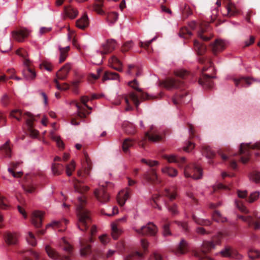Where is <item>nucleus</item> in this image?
Here are the masks:
<instances>
[{
  "label": "nucleus",
  "mask_w": 260,
  "mask_h": 260,
  "mask_svg": "<svg viewBox=\"0 0 260 260\" xmlns=\"http://www.w3.org/2000/svg\"><path fill=\"white\" fill-rule=\"evenodd\" d=\"M44 213L39 211H35L32 214L31 220L32 224L36 228H40L42 225Z\"/></svg>",
  "instance_id": "nucleus-23"
},
{
  "label": "nucleus",
  "mask_w": 260,
  "mask_h": 260,
  "mask_svg": "<svg viewBox=\"0 0 260 260\" xmlns=\"http://www.w3.org/2000/svg\"><path fill=\"white\" fill-rule=\"evenodd\" d=\"M84 159L85 161L82 164L83 169L79 170L77 171V176L79 179L76 178L73 179L74 188L75 191L81 194L86 192L89 189L88 186H82L81 184L85 182L86 178L89 176L90 171L91 169L90 160L86 154H85Z\"/></svg>",
  "instance_id": "nucleus-2"
},
{
  "label": "nucleus",
  "mask_w": 260,
  "mask_h": 260,
  "mask_svg": "<svg viewBox=\"0 0 260 260\" xmlns=\"http://www.w3.org/2000/svg\"><path fill=\"white\" fill-rule=\"evenodd\" d=\"M143 178L148 182L151 184H157L161 182V180L158 177L156 169L151 168L149 171L143 174Z\"/></svg>",
  "instance_id": "nucleus-13"
},
{
  "label": "nucleus",
  "mask_w": 260,
  "mask_h": 260,
  "mask_svg": "<svg viewBox=\"0 0 260 260\" xmlns=\"http://www.w3.org/2000/svg\"><path fill=\"white\" fill-rule=\"evenodd\" d=\"M212 218L214 220L217 222H224L226 221V218L223 217L221 213L217 210L214 211L212 214Z\"/></svg>",
  "instance_id": "nucleus-51"
},
{
  "label": "nucleus",
  "mask_w": 260,
  "mask_h": 260,
  "mask_svg": "<svg viewBox=\"0 0 260 260\" xmlns=\"http://www.w3.org/2000/svg\"><path fill=\"white\" fill-rule=\"evenodd\" d=\"M225 47V43L222 40L216 39L213 43L211 44L210 49L214 55H216L219 52L222 51Z\"/></svg>",
  "instance_id": "nucleus-18"
},
{
  "label": "nucleus",
  "mask_w": 260,
  "mask_h": 260,
  "mask_svg": "<svg viewBox=\"0 0 260 260\" xmlns=\"http://www.w3.org/2000/svg\"><path fill=\"white\" fill-rule=\"evenodd\" d=\"M179 35L181 37L188 38L192 35V33L188 28L184 27L180 29Z\"/></svg>",
  "instance_id": "nucleus-57"
},
{
  "label": "nucleus",
  "mask_w": 260,
  "mask_h": 260,
  "mask_svg": "<svg viewBox=\"0 0 260 260\" xmlns=\"http://www.w3.org/2000/svg\"><path fill=\"white\" fill-rule=\"evenodd\" d=\"M20 164V162H11L10 164V167L8 168V171L14 177H20L23 175V173L22 172H15L14 171V169H16Z\"/></svg>",
  "instance_id": "nucleus-32"
},
{
  "label": "nucleus",
  "mask_w": 260,
  "mask_h": 260,
  "mask_svg": "<svg viewBox=\"0 0 260 260\" xmlns=\"http://www.w3.org/2000/svg\"><path fill=\"white\" fill-rule=\"evenodd\" d=\"M118 14L116 12H111L108 14L107 21L111 23H115L118 19Z\"/></svg>",
  "instance_id": "nucleus-59"
},
{
  "label": "nucleus",
  "mask_w": 260,
  "mask_h": 260,
  "mask_svg": "<svg viewBox=\"0 0 260 260\" xmlns=\"http://www.w3.org/2000/svg\"><path fill=\"white\" fill-rule=\"evenodd\" d=\"M135 231L141 235L154 236L157 233L158 229L153 222H149L146 225L142 226L140 229H136Z\"/></svg>",
  "instance_id": "nucleus-9"
},
{
  "label": "nucleus",
  "mask_w": 260,
  "mask_h": 260,
  "mask_svg": "<svg viewBox=\"0 0 260 260\" xmlns=\"http://www.w3.org/2000/svg\"><path fill=\"white\" fill-rule=\"evenodd\" d=\"M192 218L193 220L199 225L202 226H209L211 224V222L209 220L199 218L194 214H192Z\"/></svg>",
  "instance_id": "nucleus-45"
},
{
  "label": "nucleus",
  "mask_w": 260,
  "mask_h": 260,
  "mask_svg": "<svg viewBox=\"0 0 260 260\" xmlns=\"http://www.w3.org/2000/svg\"><path fill=\"white\" fill-rule=\"evenodd\" d=\"M122 127L125 132L128 134L133 135L136 133V129L134 125L128 121H125L122 124Z\"/></svg>",
  "instance_id": "nucleus-39"
},
{
  "label": "nucleus",
  "mask_w": 260,
  "mask_h": 260,
  "mask_svg": "<svg viewBox=\"0 0 260 260\" xmlns=\"http://www.w3.org/2000/svg\"><path fill=\"white\" fill-rule=\"evenodd\" d=\"M63 250L67 252L68 255L60 256V255L49 246L45 247L46 251L48 255L53 259H59L60 260H71V257L73 255V247L68 243H65L63 247Z\"/></svg>",
  "instance_id": "nucleus-5"
},
{
  "label": "nucleus",
  "mask_w": 260,
  "mask_h": 260,
  "mask_svg": "<svg viewBox=\"0 0 260 260\" xmlns=\"http://www.w3.org/2000/svg\"><path fill=\"white\" fill-rule=\"evenodd\" d=\"M164 158L168 160L169 162H175L178 164L180 168L184 167L185 164L186 160L184 157H177L175 155H165Z\"/></svg>",
  "instance_id": "nucleus-25"
},
{
  "label": "nucleus",
  "mask_w": 260,
  "mask_h": 260,
  "mask_svg": "<svg viewBox=\"0 0 260 260\" xmlns=\"http://www.w3.org/2000/svg\"><path fill=\"white\" fill-rule=\"evenodd\" d=\"M64 12L67 16L70 18H75L78 15V11L72 8L71 6H65L64 7Z\"/></svg>",
  "instance_id": "nucleus-40"
},
{
  "label": "nucleus",
  "mask_w": 260,
  "mask_h": 260,
  "mask_svg": "<svg viewBox=\"0 0 260 260\" xmlns=\"http://www.w3.org/2000/svg\"><path fill=\"white\" fill-rule=\"evenodd\" d=\"M208 27V24L206 25L205 27L201 26L200 27V30L198 31V37L204 41H208L210 40L211 38V36H208V35H204V33L207 32Z\"/></svg>",
  "instance_id": "nucleus-41"
},
{
  "label": "nucleus",
  "mask_w": 260,
  "mask_h": 260,
  "mask_svg": "<svg viewBox=\"0 0 260 260\" xmlns=\"http://www.w3.org/2000/svg\"><path fill=\"white\" fill-rule=\"evenodd\" d=\"M81 249L80 253L82 256H86L91 252L90 245L84 243L83 241H80Z\"/></svg>",
  "instance_id": "nucleus-43"
},
{
  "label": "nucleus",
  "mask_w": 260,
  "mask_h": 260,
  "mask_svg": "<svg viewBox=\"0 0 260 260\" xmlns=\"http://www.w3.org/2000/svg\"><path fill=\"white\" fill-rule=\"evenodd\" d=\"M235 204L237 208L242 212L247 213L248 211L246 207L244 205L242 201L240 200H236Z\"/></svg>",
  "instance_id": "nucleus-58"
},
{
  "label": "nucleus",
  "mask_w": 260,
  "mask_h": 260,
  "mask_svg": "<svg viewBox=\"0 0 260 260\" xmlns=\"http://www.w3.org/2000/svg\"><path fill=\"white\" fill-rule=\"evenodd\" d=\"M161 172L171 177H174L178 174V171L176 169L169 167H165L162 168Z\"/></svg>",
  "instance_id": "nucleus-46"
},
{
  "label": "nucleus",
  "mask_w": 260,
  "mask_h": 260,
  "mask_svg": "<svg viewBox=\"0 0 260 260\" xmlns=\"http://www.w3.org/2000/svg\"><path fill=\"white\" fill-rule=\"evenodd\" d=\"M188 250V244L186 241L182 239L178 245L177 247L175 250V253L176 254H183L185 253Z\"/></svg>",
  "instance_id": "nucleus-31"
},
{
  "label": "nucleus",
  "mask_w": 260,
  "mask_h": 260,
  "mask_svg": "<svg viewBox=\"0 0 260 260\" xmlns=\"http://www.w3.org/2000/svg\"><path fill=\"white\" fill-rule=\"evenodd\" d=\"M5 238L8 245H15L18 241V235L15 233L7 232L5 234Z\"/></svg>",
  "instance_id": "nucleus-26"
},
{
  "label": "nucleus",
  "mask_w": 260,
  "mask_h": 260,
  "mask_svg": "<svg viewBox=\"0 0 260 260\" xmlns=\"http://www.w3.org/2000/svg\"><path fill=\"white\" fill-rule=\"evenodd\" d=\"M250 179L256 183L260 182V172L253 171L250 174Z\"/></svg>",
  "instance_id": "nucleus-56"
},
{
  "label": "nucleus",
  "mask_w": 260,
  "mask_h": 260,
  "mask_svg": "<svg viewBox=\"0 0 260 260\" xmlns=\"http://www.w3.org/2000/svg\"><path fill=\"white\" fill-rule=\"evenodd\" d=\"M142 163L145 164L150 167L153 168L155 166H157L159 165V162L157 160H147L145 158H142L141 160Z\"/></svg>",
  "instance_id": "nucleus-63"
},
{
  "label": "nucleus",
  "mask_w": 260,
  "mask_h": 260,
  "mask_svg": "<svg viewBox=\"0 0 260 260\" xmlns=\"http://www.w3.org/2000/svg\"><path fill=\"white\" fill-rule=\"evenodd\" d=\"M0 150L2 154L6 157L10 158L11 157L12 151L10 147V141H7L3 146L0 147Z\"/></svg>",
  "instance_id": "nucleus-38"
},
{
  "label": "nucleus",
  "mask_w": 260,
  "mask_h": 260,
  "mask_svg": "<svg viewBox=\"0 0 260 260\" xmlns=\"http://www.w3.org/2000/svg\"><path fill=\"white\" fill-rule=\"evenodd\" d=\"M94 194L96 199L102 203H106L109 200L110 196L103 185L95 189Z\"/></svg>",
  "instance_id": "nucleus-12"
},
{
  "label": "nucleus",
  "mask_w": 260,
  "mask_h": 260,
  "mask_svg": "<svg viewBox=\"0 0 260 260\" xmlns=\"http://www.w3.org/2000/svg\"><path fill=\"white\" fill-rule=\"evenodd\" d=\"M184 174L186 178L190 177L194 179H200L202 177L203 172L199 166L191 164L184 167Z\"/></svg>",
  "instance_id": "nucleus-7"
},
{
  "label": "nucleus",
  "mask_w": 260,
  "mask_h": 260,
  "mask_svg": "<svg viewBox=\"0 0 260 260\" xmlns=\"http://www.w3.org/2000/svg\"><path fill=\"white\" fill-rule=\"evenodd\" d=\"M51 137L52 139H53L56 142L57 145L59 148H63V147H64L63 143L61 140L60 138L59 137H57V136H55L53 132H51Z\"/></svg>",
  "instance_id": "nucleus-61"
},
{
  "label": "nucleus",
  "mask_w": 260,
  "mask_h": 260,
  "mask_svg": "<svg viewBox=\"0 0 260 260\" xmlns=\"http://www.w3.org/2000/svg\"><path fill=\"white\" fill-rule=\"evenodd\" d=\"M248 255L250 259H254L260 257V251L254 248H251L248 252Z\"/></svg>",
  "instance_id": "nucleus-54"
},
{
  "label": "nucleus",
  "mask_w": 260,
  "mask_h": 260,
  "mask_svg": "<svg viewBox=\"0 0 260 260\" xmlns=\"http://www.w3.org/2000/svg\"><path fill=\"white\" fill-rule=\"evenodd\" d=\"M69 49V46H67L64 48H59V50L60 51L59 62L60 63L63 62L66 60Z\"/></svg>",
  "instance_id": "nucleus-52"
},
{
  "label": "nucleus",
  "mask_w": 260,
  "mask_h": 260,
  "mask_svg": "<svg viewBox=\"0 0 260 260\" xmlns=\"http://www.w3.org/2000/svg\"><path fill=\"white\" fill-rule=\"evenodd\" d=\"M145 138L153 142H157L162 139L159 132L153 126L150 127L149 131L145 133Z\"/></svg>",
  "instance_id": "nucleus-14"
},
{
  "label": "nucleus",
  "mask_w": 260,
  "mask_h": 260,
  "mask_svg": "<svg viewBox=\"0 0 260 260\" xmlns=\"http://www.w3.org/2000/svg\"><path fill=\"white\" fill-rule=\"evenodd\" d=\"M187 93L184 92L181 94H176L172 99L173 103L175 105H178L183 103H185L186 101L184 99V96H187Z\"/></svg>",
  "instance_id": "nucleus-35"
},
{
  "label": "nucleus",
  "mask_w": 260,
  "mask_h": 260,
  "mask_svg": "<svg viewBox=\"0 0 260 260\" xmlns=\"http://www.w3.org/2000/svg\"><path fill=\"white\" fill-rule=\"evenodd\" d=\"M234 82L237 87L239 86L248 87L252 83V80L249 78L242 77L239 78H234Z\"/></svg>",
  "instance_id": "nucleus-27"
},
{
  "label": "nucleus",
  "mask_w": 260,
  "mask_h": 260,
  "mask_svg": "<svg viewBox=\"0 0 260 260\" xmlns=\"http://www.w3.org/2000/svg\"><path fill=\"white\" fill-rule=\"evenodd\" d=\"M193 45L194 50L198 55L202 56L206 52V46L203 44L200 43L197 40H194Z\"/></svg>",
  "instance_id": "nucleus-34"
},
{
  "label": "nucleus",
  "mask_w": 260,
  "mask_h": 260,
  "mask_svg": "<svg viewBox=\"0 0 260 260\" xmlns=\"http://www.w3.org/2000/svg\"><path fill=\"white\" fill-rule=\"evenodd\" d=\"M165 206L168 211L173 215H177L178 214V206L176 204L170 205L168 202H165Z\"/></svg>",
  "instance_id": "nucleus-53"
},
{
  "label": "nucleus",
  "mask_w": 260,
  "mask_h": 260,
  "mask_svg": "<svg viewBox=\"0 0 260 260\" xmlns=\"http://www.w3.org/2000/svg\"><path fill=\"white\" fill-rule=\"evenodd\" d=\"M223 236V233L219 232L212 241H204L201 248L194 250L193 254L198 260H213L207 255V253L220 243Z\"/></svg>",
  "instance_id": "nucleus-3"
},
{
  "label": "nucleus",
  "mask_w": 260,
  "mask_h": 260,
  "mask_svg": "<svg viewBox=\"0 0 260 260\" xmlns=\"http://www.w3.org/2000/svg\"><path fill=\"white\" fill-rule=\"evenodd\" d=\"M162 196L167 198L169 201L172 202L175 200L178 195L175 188H165L162 192Z\"/></svg>",
  "instance_id": "nucleus-30"
},
{
  "label": "nucleus",
  "mask_w": 260,
  "mask_h": 260,
  "mask_svg": "<svg viewBox=\"0 0 260 260\" xmlns=\"http://www.w3.org/2000/svg\"><path fill=\"white\" fill-rule=\"evenodd\" d=\"M24 64L26 69L23 71V77L27 80H33L36 77V73L34 69L31 67L30 60L25 59L24 61Z\"/></svg>",
  "instance_id": "nucleus-11"
},
{
  "label": "nucleus",
  "mask_w": 260,
  "mask_h": 260,
  "mask_svg": "<svg viewBox=\"0 0 260 260\" xmlns=\"http://www.w3.org/2000/svg\"><path fill=\"white\" fill-rule=\"evenodd\" d=\"M220 253L223 257L234 258L238 259L242 258V256L236 250L229 246L225 247L223 250L221 251Z\"/></svg>",
  "instance_id": "nucleus-19"
},
{
  "label": "nucleus",
  "mask_w": 260,
  "mask_h": 260,
  "mask_svg": "<svg viewBox=\"0 0 260 260\" xmlns=\"http://www.w3.org/2000/svg\"><path fill=\"white\" fill-rule=\"evenodd\" d=\"M134 145V141L129 138L125 139L122 145L123 151L124 153H127L128 152V149L132 147Z\"/></svg>",
  "instance_id": "nucleus-50"
},
{
  "label": "nucleus",
  "mask_w": 260,
  "mask_h": 260,
  "mask_svg": "<svg viewBox=\"0 0 260 260\" xmlns=\"http://www.w3.org/2000/svg\"><path fill=\"white\" fill-rule=\"evenodd\" d=\"M29 34V32L27 29L23 28L18 30L13 31L12 32V36L16 41L19 42H22L28 37Z\"/></svg>",
  "instance_id": "nucleus-20"
},
{
  "label": "nucleus",
  "mask_w": 260,
  "mask_h": 260,
  "mask_svg": "<svg viewBox=\"0 0 260 260\" xmlns=\"http://www.w3.org/2000/svg\"><path fill=\"white\" fill-rule=\"evenodd\" d=\"M70 70V67L69 64H66L56 73L57 78L59 80H64L67 78Z\"/></svg>",
  "instance_id": "nucleus-29"
},
{
  "label": "nucleus",
  "mask_w": 260,
  "mask_h": 260,
  "mask_svg": "<svg viewBox=\"0 0 260 260\" xmlns=\"http://www.w3.org/2000/svg\"><path fill=\"white\" fill-rule=\"evenodd\" d=\"M104 7V0H95L94 4L88 6V9L95 12L98 14L103 15L105 13L103 7Z\"/></svg>",
  "instance_id": "nucleus-22"
},
{
  "label": "nucleus",
  "mask_w": 260,
  "mask_h": 260,
  "mask_svg": "<svg viewBox=\"0 0 260 260\" xmlns=\"http://www.w3.org/2000/svg\"><path fill=\"white\" fill-rule=\"evenodd\" d=\"M237 194L239 198H245L246 201L249 203H251L256 201L258 198L259 196V192L258 191H255L251 193L250 194L249 197L248 198H247V191L246 190L241 191L239 190L237 191Z\"/></svg>",
  "instance_id": "nucleus-17"
},
{
  "label": "nucleus",
  "mask_w": 260,
  "mask_h": 260,
  "mask_svg": "<svg viewBox=\"0 0 260 260\" xmlns=\"http://www.w3.org/2000/svg\"><path fill=\"white\" fill-rule=\"evenodd\" d=\"M226 10L227 14L229 16H234L238 13V10L235 5L230 2L226 5Z\"/></svg>",
  "instance_id": "nucleus-48"
},
{
  "label": "nucleus",
  "mask_w": 260,
  "mask_h": 260,
  "mask_svg": "<svg viewBox=\"0 0 260 260\" xmlns=\"http://www.w3.org/2000/svg\"><path fill=\"white\" fill-rule=\"evenodd\" d=\"M76 106L78 109V116L80 118H84L86 117V111L85 108H82V106L79 103L76 104Z\"/></svg>",
  "instance_id": "nucleus-64"
},
{
  "label": "nucleus",
  "mask_w": 260,
  "mask_h": 260,
  "mask_svg": "<svg viewBox=\"0 0 260 260\" xmlns=\"http://www.w3.org/2000/svg\"><path fill=\"white\" fill-rule=\"evenodd\" d=\"M26 240L27 242L31 245L35 246L36 245V240L33 233L29 232L28 236L26 237Z\"/></svg>",
  "instance_id": "nucleus-60"
},
{
  "label": "nucleus",
  "mask_w": 260,
  "mask_h": 260,
  "mask_svg": "<svg viewBox=\"0 0 260 260\" xmlns=\"http://www.w3.org/2000/svg\"><path fill=\"white\" fill-rule=\"evenodd\" d=\"M89 25V19L86 14L76 21L77 26L82 29L86 28Z\"/></svg>",
  "instance_id": "nucleus-33"
},
{
  "label": "nucleus",
  "mask_w": 260,
  "mask_h": 260,
  "mask_svg": "<svg viewBox=\"0 0 260 260\" xmlns=\"http://www.w3.org/2000/svg\"><path fill=\"white\" fill-rule=\"evenodd\" d=\"M24 118L26 120V124L27 127V131L29 135L33 137H36L39 132L38 131L34 128V121L35 120L34 117L29 112H26L24 115Z\"/></svg>",
  "instance_id": "nucleus-10"
},
{
  "label": "nucleus",
  "mask_w": 260,
  "mask_h": 260,
  "mask_svg": "<svg viewBox=\"0 0 260 260\" xmlns=\"http://www.w3.org/2000/svg\"><path fill=\"white\" fill-rule=\"evenodd\" d=\"M116 44V43L114 40H107L105 44L102 45L101 50L99 51V52L102 55L109 53L114 50Z\"/></svg>",
  "instance_id": "nucleus-16"
},
{
  "label": "nucleus",
  "mask_w": 260,
  "mask_h": 260,
  "mask_svg": "<svg viewBox=\"0 0 260 260\" xmlns=\"http://www.w3.org/2000/svg\"><path fill=\"white\" fill-rule=\"evenodd\" d=\"M76 164L74 160H72L71 162L67 165L66 168V174L68 176H71L72 175L73 172L75 170Z\"/></svg>",
  "instance_id": "nucleus-55"
},
{
  "label": "nucleus",
  "mask_w": 260,
  "mask_h": 260,
  "mask_svg": "<svg viewBox=\"0 0 260 260\" xmlns=\"http://www.w3.org/2000/svg\"><path fill=\"white\" fill-rule=\"evenodd\" d=\"M215 77L206 74H203L202 77L199 80V83L205 88L211 89L213 86V82L212 79Z\"/></svg>",
  "instance_id": "nucleus-15"
},
{
  "label": "nucleus",
  "mask_w": 260,
  "mask_h": 260,
  "mask_svg": "<svg viewBox=\"0 0 260 260\" xmlns=\"http://www.w3.org/2000/svg\"><path fill=\"white\" fill-rule=\"evenodd\" d=\"M130 192L131 190L129 188H126V190H121L119 192L117 200L121 206H123L125 201L129 198Z\"/></svg>",
  "instance_id": "nucleus-24"
},
{
  "label": "nucleus",
  "mask_w": 260,
  "mask_h": 260,
  "mask_svg": "<svg viewBox=\"0 0 260 260\" xmlns=\"http://www.w3.org/2000/svg\"><path fill=\"white\" fill-rule=\"evenodd\" d=\"M51 170L54 175H60L62 173L64 170V166L60 163H53L52 165Z\"/></svg>",
  "instance_id": "nucleus-37"
},
{
  "label": "nucleus",
  "mask_w": 260,
  "mask_h": 260,
  "mask_svg": "<svg viewBox=\"0 0 260 260\" xmlns=\"http://www.w3.org/2000/svg\"><path fill=\"white\" fill-rule=\"evenodd\" d=\"M252 149H260V142H257L253 145L250 143L241 144L239 152L241 155L240 160L243 164H246L249 160Z\"/></svg>",
  "instance_id": "nucleus-6"
},
{
  "label": "nucleus",
  "mask_w": 260,
  "mask_h": 260,
  "mask_svg": "<svg viewBox=\"0 0 260 260\" xmlns=\"http://www.w3.org/2000/svg\"><path fill=\"white\" fill-rule=\"evenodd\" d=\"M134 71L136 72L137 76H139L140 75V70L138 67L132 64L128 65L127 74L129 75H132L134 74Z\"/></svg>",
  "instance_id": "nucleus-62"
},
{
  "label": "nucleus",
  "mask_w": 260,
  "mask_h": 260,
  "mask_svg": "<svg viewBox=\"0 0 260 260\" xmlns=\"http://www.w3.org/2000/svg\"><path fill=\"white\" fill-rule=\"evenodd\" d=\"M119 79V75L117 73L106 71L104 73L102 80L105 81L107 80H116Z\"/></svg>",
  "instance_id": "nucleus-47"
},
{
  "label": "nucleus",
  "mask_w": 260,
  "mask_h": 260,
  "mask_svg": "<svg viewBox=\"0 0 260 260\" xmlns=\"http://www.w3.org/2000/svg\"><path fill=\"white\" fill-rule=\"evenodd\" d=\"M30 177V176L29 175H26L24 177L25 182L23 183L22 187L26 192L28 193H32L34 191H35L36 187L32 184H31V181H29Z\"/></svg>",
  "instance_id": "nucleus-28"
},
{
  "label": "nucleus",
  "mask_w": 260,
  "mask_h": 260,
  "mask_svg": "<svg viewBox=\"0 0 260 260\" xmlns=\"http://www.w3.org/2000/svg\"><path fill=\"white\" fill-rule=\"evenodd\" d=\"M110 63H111V67L114 69L119 72L122 71L121 63L116 56H113L111 57Z\"/></svg>",
  "instance_id": "nucleus-42"
},
{
  "label": "nucleus",
  "mask_w": 260,
  "mask_h": 260,
  "mask_svg": "<svg viewBox=\"0 0 260 260\" xmlns=\"http://www.w3.org/2000/svg\"><path fill=\"white\" fill-rule=\"evenodd\" d=\"M202 153L204 155L209 159H212L215 155V152L210 147L207 146H203Z\"/></svg>",
  "instance_id": "nucleus-44"
},
{
  "label": "nucleus",
  "mask_w": 260,
  "mask_h": 260,
  "mask_svg": "<svg viewBox=\"0 0 260 260\" xmlns=\"http://www.w3.org/2000/svg\"><path fill=\"white\" fill-rule=\"evenodd\" d=\"M237 217L246 222L249 227H252L254 230H258L260 229L259 223L257 221H255L253 217L251 216H244L242 215H238Z\"/></svg>",
  "instance_id": "nucleus-21"
},
{
  "label": "nucleus",
  "mask_w": 260,
  "mask_h": 260,
  "mask_svg": "<svg viewBox=\"0 0 260 260\" xmlns=\"http://www.w3.org/2000/svg\"><path fill=\"white\" fill-rule=\"evenodd\" d=\"M85 204L86 200L84 197H78L76 205V214L78 218L77 225L79 229L82 231H86L91 224L90 213L85 208Z\"/></svg>",
  "instance_id": "nucleus-1"
},
{
  "label": "nucleus",
  "mask_w": 260,
  "mask_h": 260,
  "mask_svg": "<svg viewBox=\"0 0 260 260\" xmlns=\"http://www.w3.org/2000/svg\"><path fill=\"white\" fill-rule=\"evenodd\" d=\"M128 85L139 92L138 94L133 92H131L129 94V99L133 101L137 108H138L140 104L139 98L141 100H150L154 99L156 98V96H151L148 94L144 92L141 89L139 88L138 82L136 79L129 82Z\"/></svg>",
  "instance_id": "nucleus-4"
},
{
  "label": "nucleus",
  "mask_w": 260,
  "mask_h": 260,
  "mask_svg": "<svg viewBox=\"0 0 260 260\" xmlns=\"http://www.w3.org/2000/svg\"><path fill=\"white\" fill-rule=\"evenodd\" d=\"M112 232L111 235L115 240L117 239L121 233V231L119 229L116 223H113L111 224Z\"/></svg>",
  "instance_id": "nucleus-49"
},
{
  "label": "nucleus",
  "mask_w": 260,
  "mask_h": 260,
  "mask_svg": "<svg viewBox=\"0 0 260 260\" xmlns=\"http://www.w3.org/2000/svg\"><path fill=\"white\" fill-rule=\"evenodd\" d=\"M161 223L162 224V226L163 229V235L164 236L171 235L172 233L170 230V223L168 221V219L165 217L162 218L161 220Z\"/></svg>",
  "instance_id": "nucleus-36"
},
{
  "label": "nucleus",
  "mask_w": 260,
  "mask_h": 260,
  "mask_svg": "<svg viewBox=\"0 0 260 260\" xmlns=\"http://www.w3.org/2000/svg\"><path fill=\"white\" fill-rule=\"evenodd\" d=\"M159 85L170 90L172 89H184L185 87V84L183 81L179 79L168 78L165 80L159 82Z\"/></svg>",
  "instance_id": "nucleus-8"
}]
</instances>
